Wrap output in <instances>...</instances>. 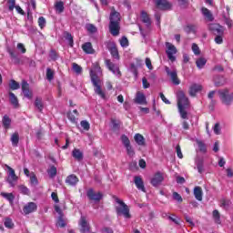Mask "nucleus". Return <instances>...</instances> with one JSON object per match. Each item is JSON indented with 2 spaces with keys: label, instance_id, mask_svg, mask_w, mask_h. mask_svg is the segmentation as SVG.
Here are the masks:
<instances>
[{
  "label": "nucleus",
  "instance_id": "obj_32",
  "mask_svg": "<svg viewBox=\"0 0 233 233\" xmlns=\"http://www.w3.org/2000/svg\"><path fill=\"white\" fill-rule=\"evenodd\" d=\"M55 8L58 14H63V12H65V3H63V1L56 2Z\"/></svg>",
  "mask_w": 233,
  "mask_h": 233
},
{
  "label": "nucleus",
  "instance_id": "obj_54",
  "mask_svg": "<svg viewBox=\"0 0 233 233\" xmlns=\"http://www.w3.org/2000/svg\"><path fill=\"white\" fill-rule=\"evenodd\" d=\"M173 199L178 203H183V198L177 192H173Z\"/></svg>",
  "mask_w": 233,
  "mask_h": 233
},
{
  "label": "nucleus",
  "instance_id": "obj_17",
  "mask_svg": "<svg viewBox=\"0 0 233 233\" xmlns=\"http://www.w3.org/2000/svg\"><path fill=\"white\" fill-rule=\"evenodd\" d=\"M37 210V204L35 202H29L25 206H24L23 212L25 216L28 214H32V212H35Z\"/></svg>",
  "mask_w": 233,
  "mask_h": 233
},
{
  "label": "nucleus",
  "instance_id": "obj_10",
  "mask_svg": "<svg viewBox=\"0 0 233 233\" xmlns=\"http://www.w3.org/2000/svg\"><path fill=\"white\" fill-rule=\"evenodd\" d=\"M5 168L8 170L7 183H9L10 187H15L14 181H17V179H19L17 175H15V170L8 165H5Z\"/></svg>",
  "mask_w": 233,
  "mask_h": 233
},
{
  "label": "nucleus",
  "instance_id": "obj_56",
  "mask_svg": "<svg viewBox=\"0 0 233 233\" xmlns=\"http://www.w3.org/2000/svg\"><path fill=\"white\" fill-rule=\"evenodd\" d=\"M192 50H193L195 56H199L201 54V51L199 50V46H198V44L192 45Z\"/></svg>",
  "mask_w": 233,
  "mask_h": 233
},
{
  "label": "nucleus",
  "instance_id": "obj_24",
  "mask_svg": "<svg viewBox=\"0 0 233 233\" xmlns=\"http://www.w3.org/2000/svg\"><path fill=\"white\" fill-rule=\"evenodd\" d=\"M82 50L86 54H96V50H94V47L92 46V43H90V42L83 44Z\"/></svg>",
  "mask_w": 233,
  "mask_h": 233
},
{
  "label": "nucleus",
  "instance_id": "obj_27",
  "mask_svg": "<svg viewBox=\"0 0 233 233\" xmlns=\"http://www.w3.org/2000/svg\"><path fill=\"white\" fill-rule=\"evenodd\" d=\"M134 139L139 147H145V145H147V142L145 141V137H143V135L139 133H137L135 135Z\"/></svg>",
  "mask_w": 233,
  "mask_h": 233
},
{
  "label": "nucleus",
  "instance_id": "obj_19",
  "mask_svg": "<svg viewBox=\"0 0 233 233\" xmlns=\"http://www.w3.org/2000/svg\"><path fill=\"white\" fill-rule=\"evenodd\" d=\"M201 90H203V86H201V85L192 84L189 87V96H191V97H196V94H198V92H201Z\"/></svg>",
  "mask_w": 233,
  "mask_h": 233
},
{
  "label": "nucleus",
  "instance_id": "obj_15",
  "mask_svg": "<svg viewBox=\"0 0 233 233\" xmlns=\"http://www.w3.org/2000/svg\"><path fill=\"white\" fill-rule=\"evenodd\" d=\"M106 66L108 68L110 72L113 74H116V76H121V71L119 70V66L114 64L110 59L105 60Z\"/></svg>",
  "mask_w": 233,
  "mask_h": 233
},
{
  "label": "nucleus",
  "instance_id": "obj_60",
  "mask_svg": "<svg viewBox=\"0 0 233 233\" xmlns=\"http://www.w3.org/2000/svg\"><path fill=\"white\" fill-rule=\"evenodd\" d=\"M19 188L22 194H25V196H28V194H30V189H28V187L25 186H20Z\"/></svg>",
  "mask_w": 233,
  "mask_h": 233
},
{
  "label": "nucleus",
  "instance_id": "obj_6",
  "mask_svg": "<svg viewBox=\"0 0 233 233\" xmlns=\"http://www.w3.org/2000/svg\"><path fill=\"white\" fill-rule=\"evenodd\" d=\"M86 196L89 201H95V203H99L103 199V193L94 191V188H89L86 191Z\"/></svg>",
  "mask_w": 233,
  "mask_h": 233
},
{
  "label": "nucleus",
  "instance_id": "obj_7",
  "mask_svg": "<svg viewBox=\"0 0 233 233\" xmlns=\"http://www.w3.org/2000/svg\"><path fill=\"white\" fill-rule=\"evenodd\" d=\"M106 48L110 52L111 56L114 59H116L117 61H119L120 57H119V50L117 49V45H116L114 42H108L106 44Z\"/></svg>",
  "mask_w": 233,
  "mask_h": 233
},
{
  "label": "nucleus",
  "instance_id": "obj_3",
  "mask_svg": "<svg viewBox=\"0 0 233 233\" xmlns=\"http://www.w3.org/2000/svg\"><path fill=\"white\" fill-rule=\"evenodd\" d=\"M90 77L91 82L93 83V86L95 87L94 91L96 96H99L101 99H106V95L105 94V91H103V89L101 88V79L99 78L97 74L94 72V70L90 71Z\"/></svg>",
  "mask_w": 233,
  "mask_h": 233
},
{
  "label": "nucleus",
  "instance_id": "obj_44",
  "mask_svg": "<svg viewBox=\"0 0 233 233\" xmlns=\"http://www.w3.org/2000/svg\"><path fill=\"white\" fill-rule=\"evenodd\" d=\"M168 219L175 223V225H180L181 219L179 218L176 217V215L172 214L168 217Z\"/></svg>",
  "mask_w": 233,
  "mask_h": 233
},
{
  "label": "nucleus",
  "instance_id": "obj_63",
  "mask_svg": "<svg viewBox=\"0 0 233 233\" xmlns=\"http://www.w3.org/2000/svg\"><path fill=\"white\" fill-rule=\"evenodd\" d=\"M177 156L179 159H183V153L181 152V146H177Z\"/></svg>",
  "mask_w": 233,
  "mask_h": 233
},
{
  "label": "nucleus",
  "instance_id": "obj_48",
  "mask_svg": "<svg viewBox=\"0 0 233 233\" xmlns=\"http://www.w3.org/2000/svg\"><path fill=\"white\" fill-rule=\"evenodd\" d=\"M38 25L41 28V30H43V28H45V26H46V19H45L44 16H40L38 18Z\"/></svg>",
  "mask_w": 233,
  "mask_h": 233
},
{
  "label": "nucleus",
  "instance_id": "obj_8",
  "mask_svg": "<svg viewBox=\"0 0 233 233\" xmlns=\"http://www.w3.org/2000/svg\"><path fill=\"white\" fill-rule=\"evenodd\" d=\"M166 46L167 48L166 51L167 58L169 59V61L174 63V61H176V57L174 56V54H177V49L176 48V46L174 45H172L168 42L166 43Z\"/></svg>",
  "mask_w": 233,
  "mask_h": 233
},
{
  "label": "nucleus",
  "instance_id": "obj_51",
  "mask_svg": "<svg viewBox=\"0 0 233 233\" xmlns=\"http://www.w3.org/2000/svg\"><path fill=\"white\" fill-rule=\"evenodd\" d=\"M80 125H81V127H82V128H83L84 130H86V131L90 130V123H88V121H86V120H82V121L80 122Z\"/></svg>",
  "mask_w": 233,
  "mask_h": 233
},
{
  "label": "nucleus",
  "instance_id": "obj_23",
  "mask_svg": "<svg viewBox=\"0 0 233 233\" xmlns=\"http://www.w3.org/2000/svg\"><path fill=\"white\" fill-rule=\"evenodd\" d=\"M193 194L195 196V198L198 201H203V188L201 187L197 186L194 187Z\"/></svg>",
  "mask_w": 233,
  "mask_h": 233
},
{
  "label": "nucleus",
  "instance_id": "obj_33",
  "mask_svg": "<svg viewBox=\"0 0 233 233\" xmlns=\"http://www.w3.org/2000/svg\"><path fill=\"white\" fill-rule=\"evenodd\" d=\"M8 54L11 57V59L15 60V65H19V63H21V59H19V57H17V55L15 54V52H14V50L9 49L8 50Z\"/></svg>",
  "mask_w": 233,
  "mask_h": 233
},
{
  "label": "nucleus",
  "instance_id": "obj_4",
  "mask_svg": "<svg viewBox=\"0 0 233 233\" xmlns=\"http://www.w3.org/2000/svg\"><path fill=\"white\" fill-rule=\"evenodd\" d=\"M113 198H115L116 203L122 206V208L117 207L116 208L117 216H124L127 219H130L132 216L130 215V208H128V206L125 204L123 200L119 199V198L116 196Z\"/></svg>",
  "mask_w": 233,
  "mask_h": 233
},
{
  "label": "nucleus",
  "instance_id": "obj_64",
  "mask_svg": "<svg viewBox=\"0 0 233 233\" xmlns=\"http://www.w3.org/2000/svg\"><path fill=\"white\" fill-rule=\"evenodd\" d=\"M93 68L95 72H97V73L101 72V66H99V62H95L93 64Z\"/></svg>",
  "mask_w": 233,
  "mask_h": 233
},
{
  "label": "nucleus",
  "instance_id": "obj_26",
  "mask_svg": "<svg viewBox=\"0 0 233 233\" xmlns=\"http://www.w3.org/2000/svg\"><path fill=\"white\" fill-rule=\"evenodd\" d=\"M201 12L207 20H208L210 22L214 21V15H212V12H210V10H208V8L202 7Z\"/></svg>",
  "mask_w": 233,
  "mask_h": 233
},
{
  "label": "nucleus",
  "instance_id": "obj_45",
  "mask_svg": "<svg viewBox=\"0 0 233 233\" xmlns=\"http://www.w3.org/2000/svg\"><path fill=\"white\" fill-rule=\"evenodd\" d=\"M56 225H57V227H60L61 228H65V227H66V223H65V219L63 218V215L58 217Z\"/></svg>",
  "mask_w": 233,
  "mask_h": 233
},
{
  "label": "nucleus",
  "instance_id": "obj_59",
  "mask_svg": "<svg viewBox=\"0 0 233 233\" xmlns=\"http://www.w3.org/2000/svg\"><path fill=\"white\" fill-rule=\"evenodd\" d=\"M197 168H198L199 174H203V160L198 161Z\"/></svg>",
  "mask_w": 233,
  "mask_h": 233
},
{
  "label": "nucleus",
  "instance_id": "obj_55",
  "mask_svg": "<svg viewBox=\"0 0 233 233\" xmlns=\"http://www.w3.org/2000/svg\"><path fill=\"white\" fill-rule=\"evenodd\" d=\"M49 56L52 59V61H57L58 56H57V52L56 50L52 49L49 53Z\"/></svg>",
  "mask_w": 233,
  "mask_h": 233
},
{
  "label": "nucleus",
  "instance_id": "obj_9",
  "mask_svg": "<svg viewBox=\"0 0 233 233\" xmlns=\"http://www.w3.org/2000/svg\"><path fill=\"white\" fill-rule=\"evenodd\" d=\"M165 70H166V74L168 76V77H170L173 85H176V86L181 85V80H179V77H177V71L176 70L171 71L170 67L168 66H166Z\"/></svg>",
  "mask_w": 233,
  "mask_h": 233
},
{
  "label": "nucleus",
  "instance_id": "obj_36",
  "mask_svg": "<svg viewBox=\"0 0 233 233\" xmlns=\"http://www.w3.org/2000/svg\"><path fill=\"white\" fill-rule=\"evenodd\" d=\"M64 35H65V38L66 39V41H68L69 46H71V48H72L74 46V36H72V34H70L68 32H65Z\"/></svg>",
  "mask_w": 233,
  "mask_h": 233
},
{
  "label": "nucleus",
  "instance_id": "obj_40",
  "mask_svg": "<svg viewBox=\"0 0 233 233\" xmlns=\"http://www.w3.org/2000/svg\"><path fill=\"white\" fill-rule=\"evenodd\" d=\"M213 219L216 223H221V215L218 209L213 210Z\"/></svg>",
  "mask_w": 233,
  "mask_h": 233
},
{
  "label": "nucleus",
  "instance_id": "obj_14",
  "mask_svg": "<svg viewBox=\"0 0 233 233\" xmlns=\"http://www.w3.org/2000/svg\"><path fill=\"white\" fill-rule=\"evenodd\" d=\"M165 177H163V173L161 172H157L154 177L151 178V185L152 187H159L161 183H163Z\"/></svg>",
  "mask_w": 233,
  "mask_h": 233
},
{
  "label": "nucleus",
  "instance_id": "obj_50",
  "mask_svg": "<svg viewBox=\"0 0 233 233\" xmlns=\"http://www.w3.org/2000/svg\"><path fill=\"white\" fill-rule=\"evenodd\" d=\"M184 30L187 32V34H190V32H196V25H187L184 27Z\"/></svg>",
  "mask_w": 233,
  "mask_h": 233
},
{
  "label": "nucleus",
  "instance_id": "obj_62",
  "mask_svg": "<svg viewBox=\"0 0 233 233\" xmlns=\"http://www.w3.org/2000/svg\"><path fill=\"white\" fill-rule=\"evenodd\" d=\"M146 66H147L148 70H154V66H152V60L150 58H146Z\"/></svg>",
  "mask_w": 233,
  "mask_h": 233
},
{
  "label": "nucleus",
  "instance_id": "obj_18",
  "mask_svg": "<svg viewBox=\"0 0 233 233\" xmlns=\"http://www.w3.org/2000/svg\"><path fill=\"white\" fill-rule=\"evenodd\" d=\"M134 182L138 190H141L142 192H147L145 188V182H143V178L139 176H136L134 177Z\"/></svg>",
  "mask_w": 233,
  "mask_h": 233
},
{
  "label": "nucleus",
  "instance_id": "obj_20",
  "mask_svg": "<svg viewBox=\"0 0 233 233\" xmlns=\"http://www.w3.org/2000/svg\"><path fill=\"white\" fill-rule=\"evenodd\" d=\"M66 183L70 187H75V185H77V183H79V178L77 177V176L72 174L66 177Z\"/></svg>",
  "mask_w": 233,
  "mask_h": 233
},
{
  "label": "nucleus",
  "instance_id": "obj_34",
  "mask_svg": "<svg viewBox=\"0 0 233 233\" xmlns=\"http://www.w3.org/2000/svg\"><path fill=\"white\" fill-rule=\"evenodd\" d=\"M11 142L13 147H17V145H19V133H14L11 136Z\"/></svg>",
  "mask_w": 233,
  "mask_h": 233
},
{
  "label": "nucleus",
  "instance_id": "obj_21",
  "mask_svg": "<svg viewBox=\"0 0 233 233\" xmlns=\"http://www.w3.org/2000/svg\"><path fill=\"white\" fill-rule=\"evenodd\" d=\"M80 232H89L90 231V226L88 225V222L86 221V218L81 217L80 218Z\"/></svg>",
  "mask_w": 233,
  "mask_h": 233
},
{
  "label": "nucleus",
  "instance_id": "obj_46",
  "mask_svg": "<svg viewBox=\"0 0 233 233\" xmlns=\"http://www.w3.org/2000/svg\"><path fill=\"white\" fill-rule=\"evenodd\" d=\"M4 225L5 228H14V222L12 221V218H5Z\"/></svg>",
  "mask_w": 233,
  "mask_h": 233
},
{
  "label": "nucleus",
  "instance_id": "obj_61",
  "mask_svg": "<svg viewBox=\"0 0 233 233\" xmlns=\"http://www.w3.org/2000/svg\"><path fill=\"white\" fill-rule=\"evenodd\" d=\"M213 130L217 136H219V134H221V127H219V123L215 124Z\"/></svg>",
  "mask_w": 233,
  "mask_h": 233
},
{
  "label": "nucleus",
  "instance_id": "obj_58",
  "mask_svg": "<svg viewBox=\"0 0 233 233\" xmlns=\"http://www.w3.org/2000/svg\"><path fill=\"white\" fill-rule=\"evenodd\" d=\"M215 43H217V45H222L223 44V35H216Z\"/></svg>",
  "mask_w": 233,
  "mask_h": 233
},
{
  "label": "nucleus",
  "instance_id": "obj_47",
  "mask_svg": "<svg viewBox=\"0 0 233 233\" xmlns=\"http://www.w3.org/2000/svg\"><path fill=\"white\" fill-rule=\"evenodd\" d=\"M46 79L47 81H52L54 79V70L50 67L46 69Z\"/></svg>",
  "mask_w": 233,
  "mask_h": 233
},
{
  "label": "nucleus",
  "instance_id": "obj_28",
  "mask_svg": "<svg viewBox=\"0 0 233 233\" xmlns=\"http://www.w3.org/2000/svg\"><path fill=\"white\" fill-rule=\"evenodd\" d=\"M9 101L15 108H19V99H17L15 94L9 92Z\"/></svg>",
  "mask_w": 233,
  "mask_h": 233
},
{
  "label": "nucleus",
  "instance_id": "obj_38",
  "mask_svg": "<svg viewBox=\"0 0 233 233\" xmlns=\"http://www.w3.org/2000/svg\"><path fill=\"white\" fill-rule=\"evenodd\" d=\"M196 65L198 66V68H203L205 66V65H207V59L204 57H200L196 61Z\"/></svg>",
  "mask_w": 233,
  "mask_h": 233
},
{
  "label": "nucleus",
  "instance_id": "obj_1",
  "mask_svg": "<svg viewBox=\"0 0 233 233\" xmlns=\"http://www.w3.org/2000/svg\"><path fill=\"white\" fill-rule=\"evenodd\" d=\"M177 97L178 113L180 114L181 119H188V112L187 111L190 106L188 97H187V95H185L183 90L177 91Z\"/></svg>",
  "mask_w": 233,
  "mask_h": 233
},
{
  "label": "nucleus",
  "instance_id": "obj_30",
  "mask_svg": "<svg viewBox=\"0 0 233 233\" xmlns=\"http://www.w3.org/2000/svg\"><path fill=\"white\" fill-rule=\"evenodd\" d=\"M2 124L5 130H8L10 128V125H12V119L10 118V116H8V115H5L3 116Z\"/></svg>",
  "mask_w": 233,
  "mask_h": 233
},
{
  "label": "nucleus",
  "instance_id": "obj_13",
  "mask_svg": "<svg viewBox=\"0 0 233 233\" xmlns=\"http://www.w3.org/2000/svg\"><path fill=\"white\" fill-rule=\"evenodd\" d=\"M22 92L24 96L27 99H32L34 97V93L30 90V84L26 80L22 81Z\"/></svg>",
  "mask_w": 233,
  "mask_h": 233
},
{
  "label": "nucleus",
  "instance_id": "obj_2",
  "mask_svg": "<svg viewBox=\"0 0 233 233\" xmlns=\"http://www.w3.org/2000/svg\"><path fill=\"white\" fill-rule=\"evenodd\" d=\"M121 14L119 12L115 11V9L111 12L109 16V33L114 37H117L119 35V32L121 30Z\"/></svg>",
  "mask_w": 233,
  "mask_h": 233
},
{
  "label": "nucleus",
  "instance_id": "obj_39",
  "mask_svg": "<svg viewBox=\"0 0 233 233\" xmlns=\"http://www.w3.org/2000/svg\"><path fill=\"white\" fill-rule=\"evenodd\" d=\"M47 173L50 177H56V176H57V167H56V166H51L47 170Z\"/></svg>",
  "mask_w": 233,
  "mask_h": 233
},
{
  "label": "nucleus",
  "instance_id": "obj_43",
  "mask_svg": "<svg viewBox=\"0 0 233 233\" xmlns=\"http://www.w3.org/2000/svg\"><path fill=\"white\" fill-rule=\"evenodd\" d=\"M86 30L89 32V34H96L97 32V27L94 25L93 24L86 25Z\"/></svg>",
  "mask_w": 233,
  "mask_h": 233
},
{
  "label": "nucleus",
  "instance_id": "obj_31",
  "mask_svg": "<svg viewBox=\"0 0 233 233\" xmlns=\"http://www.w3.org/2000/svg\"><path fill=\"white\" fill-rule=\"evenodd\" d=\"M0 196L9 201L10 205H14V199H15V196L13 195V193L1 192Z\"/></svg>",
  "mask_w": 233,
  "mask_h": 233
},
{
  "label": "nucleus",
  "instance_id": "obj_16",
  "mask_svg": "<svg viewBox=\"0 0 233 233\" xmlns=\"http://www.w3.org/2000/svg\"><path fill=\"white\" fill-rule=\"evenodd\" d=\"M155 5L159 10H170L172 5L167 0H155Z\"/></svg>",
  "mask_w": 233,
  "mask_h": 233
},
{
  "label": "nucleus",
  "instance_id": "obj_12",
  "mask_svg": "<svg viewBox=\"0 0 233 233\" xmlns=\"http://www.w3.org/2000/svg\"><path fill=\"white\" fill-rule=\"evenodd\" d=\"M121 141L127 149V155L130 157L135 156L136 152H134V148H132V146L130 145V139L128 137H127V135H122Z\"/></svg>",
  "mask_w": 233,
  "mask_h": 233
},
{
  "label": "nucleus",
  "instance_id": "obj_57",
  "mask_svg": "<svg viewBox=\"0 0 233 233\" xmlns=\"http://www.w3.org/2000/svg\"><path fill=\"white\" fill-rule=\"evenodd\" d=\"M67 117L71 123H76L77 121V116L74 113H68Z\"/></svg>",
  "mask_w": 233,
  "mask_h": 233
},
{
  "label": "nucleus",
  "instance_id": "obj_41",
  "mask_svg": "<svg viewBox=\"0 0 233 233\" xmlns=\"http://www.w3.org/2000/svg\"><path fill=\"white\" fill-rule=\"evenodd\" d=\"M197 144L199 151L202 152V154H207V145H205L203 141H198Z\"/></svg>",
  "mask_w": 233,
  "mask_h": 233
},
{
  "label": "nucleus",
  "instance_id": "obj_53",
  "mask_svg": "<svg viewBox=\"0 0 233 233\" xmlns=\"http://www.w3.org/2000/svg\"><path fill=\"white\" fill-rule=\"evenodd\" d=\"M7 5L10 12H14V8L17 6L15 5V0H7Z\"/></svg>",
  "mask_w": 233,
  "mask_h": 233
},
{
  "label": "nucleus",
  "instance_id": "obj_11",
  "mask_svg": "<svg viewBox=\"0 0 233 233\" xmlns=\"http://www.w3.org/2000/svg\"><path fill=\"white\" fill-rule=\"evenodd\" d=\"M208 30L212 32L214 35H224L225 34V28L218 24H209Z\"/></svg>",
  "mask_w": 233,
  "mask_h": 233
},
{
  "label": "nucleus",
  "instance_id": "obj_5",
  "mask_svg": "<svg viewBox=\"0 0 233 233\" xmlns=\"http://www.w3.org/2000/svg\"><path fill=\"white\" fill-rule=\"evenodd\" d=\"M218 95L223 105H226L227 106L232 105V96L228 88L218 90Z\"/></svg>",
  "mask_w": 233,
  "mask_h": 233
},
{
  "label": "nucleus",
  "instance_id": "obj_35",
  "mask_svg": "<svg viewBox=\"0 0 233 233\" xmlns=\"http://www.w3.org/2000/svg\"><path fill=\"white\" fill-rule=\"evenodd\" d=\"M35 106L39 110V112H43V99L36 97L35 100Z\"/></svg>",
  "mask_w": 233,
  "mask_h": 233
},
{
  "label": "nucleus",
  "instance_id": "obj_37",
  "mask_svg": "<svg viewBox=\"0 0 233 233\" xmlns=\"http://www.w3.org/2000/svg\"><path fill=\"white\" fill-rule=\"evenodd\" d=\"M9 88L11 90H19L21 88V86H19V83L14 79H12L9 83Z\"/></svg>",
  "mask_w": 233,
  "mask_h": 233
},
{
  "label": "nucleus",
  "instance_id": "obj_52",
  "mask_svg": "<svg viewBox=\"0 0 233 233\" xmlns=\"http://www.w3.org/2000/svg\"><path fill=\"white\" fill-rule=\"evenodd\" d=\"M73 70L76 72V74H81L83 72V67L76 63H73Z\"/></svg>",
  "mask_w": 233,
  "mask_h": 233
},
{
  "label": "nucleus",
  "instance_id": "obj_25",
  "mask_svg": "<svg viewBox=\"0 0 233 233\" xmlns=\"http://www.w3.org/2000/svg\"><path fill=\"white\" fill-rule=\"evenodd\" d=\"M141 20L142 23H145L147 26H150L152 25V20L150 19V15L146 11L141 12Z\"/></svg>",
  "mask_w": 233,
  "mask_h": 233
},
{
  "label": "nucleus",
  "instance_id": "obj_29",
  "mask_svg": "<svg viewBox=\"0 0 233 233\" xmlns=\"http://www.w3.org/2000/svg\"><path fill=\"white\" fill-rule=\"evenodd\" d=\"M72 157L76 161H83L84 155H83L82 151H80L78 148H74L72 151Z\"/></svg>",
  "mask_w": 233,
  "mask_h": 233
},
{
  "label": "nucleus",
  "instance_id": "obj_42",
  "mask_svg": "<svg viewBox=\"0 0 233 233\" xmlns=\"http://www.w3.org/2000/svg\"><path fill=\"white\" fill-rule=\"evenodd\" d=\"M226 81L223 76H218V78L215 79V86H223L225 85Z\"/></svg>",
  "mask_w": 233,
  "mask_h": 233
},
{
  "label": "nucleus",
  "instance_id": "obj_22",
  "mask_svg": "<svg viewBox=\"0 0 233 233\" xmlns=\"http://www.w3.org/2000/svg\"><path fill=\"white\" fill-rule=\"evenodd\" d=\"M135 103H137V105H147V97L145 96V94L137 92L136 95Z\"/></svg>",
  "mask_w": 233,
  "mask_h": 233
},
{
  "label": "nucleus",
  "instance_id": "obj_49",
  "mask_svg": "<svg viewBox=\"0 0 233 233\" xmlns=\"http://www.w3.org/2000/svg\"><path fill=\"white\" fill-rule=\"evenodd\" d=\"M119 43L123 48H127V46H128V38H127V36H122Z\"/></svg>",
  "mask_w": 233,
  "mask_h": 233
}]
</instances>
